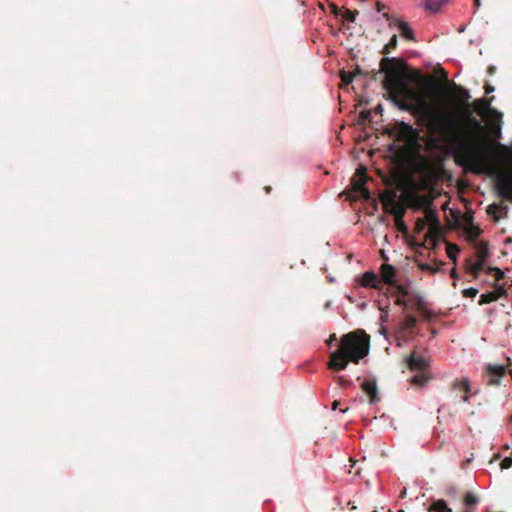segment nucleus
Masks as SVG:
<instances>
[{
    "label": "nucleus",
    "instance_id": "obj_48",
    "mask_svg": "<svg viewBox=\"0 0 512 512\" xmlns=\"http://www.w3.org/2000/svg\"><path fill=\"white\" fill-rule=\"evenodd\" d=\"M476 6H480V0H474Z\"/></svg>",
    "mask_w": 512,
    "mask_h": 512
},
{
    "label": "nucleus",
    "instance_id": "obj_45",
    "mask_svg": "<svg viewBox=\"0 0 512 512\" xmlns=\"http://www.w3.org/2000/svg\"><path fill=\"white\" fill-rule=\"evenodd\" d=\"M451 277H453V278H456V277H457V272H456V269H455V268H454V269H452V271H451Z\"/></svg>",
    "mask_w": 512,
    "mask_h": 512
},
{
    "label": "nucleus",
    "instance_id": "obj_20",
    "mask_svg": "<svg viewBox=\"0 0 512 512\" xmlns=\"http://www.w3.org/2000/svg\"><path fill=\"white\" fill-rule=\"evenodd\" d=\"M507 210V206H502L500 204L493 203L488 206L487 213L494 219V221H499L500 216L498 215V213L501 211L507 213Z\"/></svg>",
    "mask_w": 512,
    "mask_h": 512
},
{
    "label": "nucleus",
    "instance_id": "obj_49",
    "mask_svg": "<svg viewBox=\"0 0 512 512\" xmlns=\"http://www.w3.org/2000/svg\"><path fill=\"white\" fill-rule=\"evenodd\" d=\"M467 221H472V216H469V217L467 218Z\"/></svg>",
    "mask_w": 512,
    "mask_h": 512
},
{
    "label": "nucleus",
    "instance_id": "obj_25",
    "mask_svg": "<svg viewBox=\"0 0 512 512\" xmlns=\"http://www.w3.org/2000/svg\"><path fill=\"white\" fill-rule=\"evenodd\" d=\"M428 377L424 374H417L411 378V384L417 386H424L428 382Z\"/></svg>",
    "mask_w": 512,
    "mask_h": 512
},
{
    "label": "nucleus",
    "instance_id": "obj_10",
    "mask_svg": "<svg viewBox=\"0 0 512 512\" xmlns=\"http://www.w3.org/2000/svg\"><path fill=\"white\" fill-rule=\"evenodd\" d=\"M360 286L365 288L382 289L381 280L373 271H366L360 278Z\"/></svg>",
    "mask_w": 512,
    "mask_h": 512
},
{
    "label": "nucleus",
    "instance_id": "obj_5",
    "mask_svg": "<svg viewBox=\"0 0 512 512\" xmlns=\"http://www.w3.org/2000/svg\"><path fill=\"white\" fill-rule=\"evenodd\" d=\"M489 257V249L488 244L485 242H480L476 246V258L477 261L475 263H472L470 260L468 261L467 267L469 273L474 277L478 278L480 272L484 268V263Z\"/></svg>",
    "mask_w": 512,
    "mask_h": 512
},
{
    "label": "nucleus",
    "instance_id": "obj_31",
    "mask_svg": "<svg viewBox=\"0 0 512 512\" xmlns=\"http://www.w3.org/2000/svg\"><path fill=\"white\" fill-rule=\"evenodd\" d=\"M397 288V296H401V297H407L411 294L407 288H405L403 285H397L396 286Z\"/></svg>",
    "mask_w": 512,
    "mask_h": 512
},
{
    "label": "nucleus",
    "instance_id": "obj_4",
    "mask_svg": "<svg viewBox=\"0 0 512 512\" xmlns=\"http://www.w3.org/2000/svg\"><path fill=\"white\" fill-rule=\"evenodd\" d=\"M396 139L406 143L410 147H419V132L409 123L397 122L394 126Z\"/></svg>",
    "mask_w": 512,
    "mask_h": 512
},
{
    "label": "nucleus",
    "instance_id": "obj_34",
    "mask_svg": "<svg viewBox=\"0 0 512 512\" xmlns=\"http://www.w3.org/2000/svg\"><path fill=\"white\" fill-rule=\"evenodd\" d=\"M501 469H508L512 466V457H505L500 463Z\"/></svg>",
    "mask_w": 512,
    "mask_h": 512
},
{
    "label": "nucleus",
    "instance_id": "obj_46",
    "mask_svg": "<svg viewBox=\"0 0 512 512\" xmlns=\"http://www.w3.org/2000/svg\"><path fill=\"white\" fill-rule=\"evenodd\" d=\"M339 402L338 401H334L333 404H332V409L333 410H336L337 409V406H338Z\"/></svg>",
    "mask_w": 512,
    "mask_h": 512
},
{
    "label": "nucleus",
    "instance_id": "obj_44",
    "mask_svg": "<svg viewBox=\"0 0 512 512\" xmlns=\"http://www.w3.org/2000/svg\"><path fill=\"white\" fill-rule=\"evenodd\" d=\"M352 74H354V77L357 76V75H360L362 74V71L359 67H357L353 72H351Z\"/></svg>",
    "mask_w": 512,
    "mask_h": 512
},
{
    "label": "nucleus",
    "instance_id": "obj_30",
    "mask_svg": "<svg viewBox=\"0 0 512 512\" xmlns=\"http://www.w3.org/2000/svg\"><path fill=\"white\" fill-rule=\"evenodd\" d=\"M488 272L493 273V275L497 281H500L504 277L503 271L497 267H490L488 269Z\"/></svg>",
    "mask_w": 512,
    "mask_h": 512
},
{
    "label": "nucleus",
    "instance_id": "obj_12",
    "mask_svg": "<svg viewBox=\"0 0 512 512\" xmlns=\"http://www.w3.org/2000/svg\"><path fill=\"white\" fill-rule=\"evenodd\" d=\"M426 225L429 224V232L428 235L432 236L433 234H437L440 229L439 218L437 212L428 208L425 210V219Z\"/></svg>",
    "mask_w": 512,
    "mask_h": 512
},
{
    "label": "nucleus",
    "instance_id": "obj_40",
    "mask_svg": "<svg viewBox=\"0 0 512 512\" xmlns=\"http://www.w3.org/2000/svg\"><path fill=\"white\" fill-rule=\"evenodd\" d=\"M484 89L486 94H490L495 90L494 87L488 83L485 85Z\"/></svg>",
    "mask_w": 512,
    "mask_h": 512
},
{
    "label": "nucleus",
    "instance_id": "obj_19",
    "mask_svg": "<svg viewBox=\"0 0 512 512\" xmlns=\"http://www.w3.org/2000/svg\"><path fill=\"white\" fill-rule=\"evenodd\" d=\"M428 512H452L447 503L443 499L435 500L427 509Z\"/></svg>",
    "mask_w": 512,
    "mask_h": 512
},
{
    "label": "nucleus",
    "instance_id": "obj_38",
    "mask_svg": "<svg viewBox=\"0 0 512 512\" xmlns=\"http://www.w3.org/2000/svg\"><path fill=\"white\" fill-rule=\"evenodd\" d=\"M371 115V111L370 110H363L360 112V118L362 120H367Z\"/></svg>",
    "mask_w": 512,
    "mask_h": 512
},
{
    "label": "nucleus",
    "instance_id": "obj_37",
    "mask_svg": "<svg viewBox=\"0 0 512 512\" xmlns=\"http://www.w3.org/2000/svg\"><path fill=\"white\" fill-rule=\"evenodd\" d=\"M419 268L423 271H432L433 273L437 272L439 269H432L429 264H420Z\"/></svg>",
    "mask_w": 512,
    "mask_h": 512
},
{
    "label": "nucleus",
    "instance_id": "obj_2",
    "mask_svg": "<svg viewBox=\"0 0 512 512\" xmlns=\"http://www.w3.org/2000/svg\"><path fill=\"white\" fill-rule=\"evenodd\" d=\"M405 63L400 58L384 57L380 61V71L385 74L383 88L389 99L403 110H412L415 106L428 109L429 106L422 94L410 86L403 77Z\"/></svg>",
    "mask_w": 512,
    "mask_h": 512
},
{
    "label": "nucleus",
    "instance_id": "obj_8",
    "mask_svg": "<svg viewBox=\"0 0 512 512\" xmlns=\"http://www.w3.org/2000/svg\"><path fill=\"white\" fill-rule=\"evenodd\" d=\"M494 97H491L489 99L487 98H479L473 101V108L477 112V114L483 116L486 114H489L490 116L501 119L502 113L497 111L496 109L491 108V103L493 101Z\"/></svg>",
    "mask_w": 512,
    "mask_h": 512
},
{
    "label": "nucleus",
    "instance_id": "obj_21",
    "mask_svg": "<svg viewBox=\"0 0 512 512\" xmlns=\"http://www.w3.org/2000/svg\"><path fill=\"white\" fill-rule=\"evenodd\" d=\"M393 214L395 216V224H396L397 229L401 232H405L407 228L403 221L404 209L397 208L393 211Z\"/></svg>",
    "mask_w": 512,
    "mask_h": 512
},
{
    "label": "nucleus",
    "instance_id": "obj_22",
    "mask_svg": "<svg viewBox=\"0 0 512 512\" xmlns=\"http://www.w3.org/2000/svg\"><path fill=\"white\" fill-rule=\"evenodd\" d=\"M456 93H457V98H458L460 104L462 105L461 109H464L465 106H469L468 100L470 99V94H469L468 90H466L463 87H457Z\"/></svg>",
    "mask_w": 512,
    "mask_h": 512
},
{
    "label": "nucleus",
    "instance_id": "obj_33",
    "mask_svg": "<svg viewBox=\"0 0 512 512\" xmlns=\"http://www.w3.org/2000/svg\"><path fill=\"white\" fill-rule=\"evenodd\" d=\"M425 227H426V221L421 218L417 219L416 224H415L416 232L423 231Z\"/></svg>",
    "mask_w": 512,
    "mask_h": 512
},
{
    "label": "nucleus",
    "instance_id": "obj_18",
    "mask_svg": "<svg viewBox=\"0 0 512 512\" xmlns=\"http://www.w3.org/2000/svg\"><path fill=\"white\" fill-rule=\"evenodd\" d=\"M449 0H425L424 8L432 13H437Z\"/></svg>",
    "mask_w": 512,
    "mask_h": 512
},
{
    "label": "nucleus",
    "instance_id": "obj_42",
    "mask_svg": "<svg viewBox=\"0 0 512 512\" xmlns=\"http://www.w3.org/2000/svg\"><path fill=\"white\" fill-rule=\"evenodd\" d=\"M496 71V67L495 66H489L488 69H487V73L492 75L494 74Z\"/></svg>",
    "mask_w": 512,
    "mask_h": 512
},
{
    "label": "nucleus",
    "instance_id": "obj_26",
    "mask_svg": "<svg viewBox=\"0 0 512 512\" xmlns=\"http://www.w3.org/2000/svg\"><path fill=\"white\" fill-rule=\"evenodd\" d=\"M478 501H479L478 497L475 496L471 492L466 493L464 496V499H463V503L467 507L476 505L478 503Z\"/></svg>",
    "mask_w": 512,
    "mask_h": 512
},
{
    "label": "nucleus",
    "instance_id": "obj_14",
    "mask_svg": "<svg viewBox=\"0 0 512 512\" xmlns=\"http://www.w3.org/2000/svg\"><path fill=\"white\" fill-rule=\"evenodd\" d=\"M406 363L410 370L422 371L428 366L427 360L422 356H417L415 353L406 359Z\"/></svg>",
    "mask_w": 512,
    "mask_h": 512
},
{
    "label": "nucleus",
    "instance_id": "obj_50",
    "mask_svg": "<svg viewBox=\"0 0 512 512\" xmlns=\"http://www.w3.org/2000/svg\"><path fill=\"white\" fill-rule=\"evenodd\" d=\"M465 512H471V511L467 510V511H465Z\"/></svg>",
    "mask_w": 512,
    "mask_h": 512
},
{
    "label": "nucleus",
    "instance_id": "obj_47",
    "mask_svg": "<svg viewBox=\"0 0 512 512\" xmlns=\"http://www.w3.org/2000/svg\"><path fill=\"white\" fill-rule=\"evenodd\" d=\"M337 9H338L337 6H335V5L332 6V10H333L334 13L337 12Z\"/></svg>",
    "mask_w": 512,
    "mask_h": 512
},
{
    "label": "nucleus",
    "instance_id": "obj_7",
    "mask_svg": "<svg viewBox=\"0 0 512 512\" xmlns=\"http://www.w3.org/2000/svg\"><path fill=\"white\" fill-rule=\"evenodd\" d=\"M452 391L456 392L463 403L469 402L471 396L474 394L471 391L470 380L466 377L457 378L452 383Z\"/></svg>",
    "mask_w": 512,
    "mask_h": 512
},
{
    "label": "nucleus",
    "instance_id": "obj_24",
    "mask_svg": "<svg viewBox=\"0 0 512 512\" xmlns=\"http://www.w3.org/2000/svg\"><path fill=\"white\" fill-rule=\"evenodd\" d=\"M397 44H398V39H397V35L394 34L389 42L384 46L383 50L381 51V53L383 55H388L391 53V50L395 49L397 47Z\"/></svg>",
    "mask_w": 512,
    "mask_h": 512
},
{
    "label": "nucleus",
    "instance_id": "obj_43",
    "mask_svg": "<svg viewBox=\"0 0 512 512\" xmlns=\"http://www.w3.org/2000/svg\"><path fill=\"white\" fill-rule=\"evenodd\" d=\"M336 340V335L335 334H332L329 338V340L327 341V344L330 346L332 344L333 341Z\"/></svg>",
    "mask_w": 512,
    "mask_h": 512
},
{
    "label": "nucleus",
    "instance_id": "obj_27",
    "mask_svg": "<svg viewBox=\"0 0 512 512\" xmlns=\"http://www.w3.org/2000/svg\"><path fill=\"white\" fill-rule=\"evenodd\" d=\"M459 252V248L457 245L455 244H451V243H448L447 244V255L448 257L455 261L456 259V254Z\"/></svg>",
    "mask_w": 512,
    "mask_h": 512
},
{
    "label": "nucleus",
    "instance_id": "obj_17",
    "mask_svg": "<svg viewBox=\"0 0 512 512\" xmlns=\"http://www.w3.org/2000/svg\"><path fill=\"white\" fill-rule=\"evenodd\" d=\"M504 294V290L499 288L497 290L483 293L479 299V305L489 304L491 302L497 301Z\"/></svg>",
    "mask_w": 512,
    "mask_h": 512
},
{
    "label": "nucleus",
    "instance_id": "obj_13",
    "mask_svg": "<svg viewBox=\"0 0 512 512\" xmlns=\"http://www.w3.org/2000/svg\"><path fill=\"white\" fill-rule=\"evenodd\" d=\"M362 390L369 396L370 404H375L379 401L378 390L375 380H365L361 385Z\"/></svg>",
    "mask_w": 512,
    "mask_h": 512
},
{
    "label": "nucleus",
    "instance_id": "obj_39",
    "mask_svg": "<svg viewBox=\"0 0 512 512\" xmlns=\"http://www.w3.org/2000/svg\"><path fill=\"white\" fill-rule=\"evenodd\" d=\"M337 381L338 383L341 385V386H347V385H350V381L345 379L343 376H339L337 378Z\"/></svg>",
    "mask_w": 512,
    "mask_h": 512
},
{
    "label": "nucleus",
    "instance_id": "obj_11",
    "mask_svg": "<svg viewBox=\"0 0 512 512\" xmlns=\"http://www.w3.org/2000/svg\"><path fill=\"white\" fill-rule=\"evenodd\" d=\"M486 371L488 385H497L500 378L505 374V367L503 365H489Z\"/></svg>",
    "mask_w": 512,
    "mask_h": 512
},
{
    "label": "nucleus",
    "instance_id": "obj_23",
    "mask_svg": "<svg viewBox=\"0 0 512 512\" xmlns=\"http://www.w3.org/2000/svg\"><path fill=\"white\" fill-rule=\"evenodd\" d=\"M417 324V318L412 314H407L402 322L404 330H412Z\"/></svg>",
    "mask_w": 512,
    "mask_h": 512
},
{
    "label": "nucleus",
    "instance_id": "obj_9",
    "mask_svg": "<svg viewBox=\"0 0 512 512\" xmlns=\"http://www.w3.org/2000/svg\"><path fill=\"white\" fill-rule=\"evenodd\" d=\"M408 306L415 308L421 312L426 319H430L432 313L426 308V303L419 294L411 293L407 298Z\"/></svg>",
    "mask_w": 512,
    "mask_h": 512
},
{
    "label": "nucleus",
    "instance_id": "obj_6",
    "mask_svg": "<svg viewBox=\"0 0 512 512\" xmlns=\"http://www.w3.org/2000/svg\"><path fill=\"white\" fill-rule=\"evenodd\" d=\"M357 179L351 180L352 192L354 198H363L365 200L370 199V192L366 188L365 183L367 181V175L363 168L357 170Z\"/></svg>",
    "mask_w": 512,
    "mask_h": 512
},
{
    "label": "nucleus",
    "instance_id": "obj_3",
    "mask_svg": "<svg viewBox=\"0 0 512 512\" xmlns=\"http://www.w3.org/2000/svg\"><path fill=\"white\" fill-rule=\"evenodd\" d=\"M369 341L370 337L362 330L343 335L339 348L330 355L328 368L340 371L346 369L349 362L358 364L369 352Z\"/></svg>",
    "mask_w": 512,
    "mask_h": 512
},
{
    "label": "nucleus",
    "instance_id": "obj_32",
    "mask_svg": "<svg viewBox=\"0 0 512 512\" xmlns=\"http://www.w3.org/2000/svg\"><path fill=\"white\" fill-rule=\"evenodd\" d=\"M478 294V290L476 288H468L463 290V296L467 298H474Z\"/></svg>",
    "mask_w": 512,
    "mask_h": 512
},
{
    "label": "nucleus",
    "instance_id": "obj_16",
    "mask_svg": "<svg viewBox=\"0 0 512 512\" xmlns=\"http://www.w3.org/2000/svg\"><path fill=\"white\" fill-rule=\"evenodd\" d=\"M395 26L400 30L401 36L409 41L415 40V34L408 24L400 18H395Z\"/></svg>",
    "mask_w": 512,
    "mask_h": 512
},
{
    "label": "nucleus",
    "instance_id": "obj_1",
    "mask_svg": "<svg viewBox=\"0 0 512 512\" xmlns=\"http://www.w3.org/2000/svg\"><path fill=\"white\" fill-rule=\"evenodd\" d=\"M466 123L458 118L441 115L435 118L437 132L452 149L455 163L467 167L475 174H487L495 177L496 190L503 199L512 200V172H505L503 166H512L511 150L496 143L490 150L491 157L480 154L484 127L474 116L469 106L460 109Z\"/></svg>",
    "mask_w": 512,
    "mask_h": 512
},
{
    "label": "nucleus",
    "instance_id": "obj_29",
    "mask_svg": "<svg viewBox=\"0 0 512 512\" xmlns=\"http://www.w3.org/2000/svg\"><path fill=\"white\" fill-rule=\"evenodd\" d=\"M340 77L342 82H344L345 84H350L354 79V74H352L351 72L341 71Z\"/></svg>",
    "mask_w": 512,
    "mask_h": 512
},
{
    "label": "nucleus",
    "instance_id": "obj_15",
    "mask_svg": "<svg viewBox=\"0 0 512 512\" xmlns=\"http://www.w3.org/2000/svg\"><path fill=\"white\" fill-rule=\"evenodd\" d=\"M380 275H381V282L383 281L385 284L393 285L395 282V275L396 270L395 268L390 264H382L380 267Z\"/></svg>",
    "mask_w": 512,
    "mask_h": 512
},
{
    "label": "nucleus",
    "instance_id": "obj_35",
    "mask_svg": "<svg viewBox=\"0 0 512 512\" xmlns=\"http://www.w3.org/2000/svg\"><path fill=\"white\" fill-rule=\"evenodd\" d=\"M395 304L396 305H399V306H402L404 308H407L408 307V302L407 300H405V297H401V296H397L396 300H395Z\"/></svg>",
    "mask_w": 512,
    "mask_h": 512
},
{
    "label": "nucleus",
    "instance_id": "obj_28",
    "mask_svg": "<svg viewBox=\"0 0 512 512\" xmlns=\"http://www.w3.org/2000/svg\"><path fill=\"white\" fill-rule=\"evenodd\" d=\"M358 14L357 10L346 9L343 13V19L348 22H354Z\"/></svg>",
    "mask_w": 512,
    "mask_h": 512
},
{
    "label": "nucleus",
    "instance_id": "obj_41",
    "mask_svg": "<svg viewBox=\"0 0 512 512\" xmlns=\"http://www.w3.org/2000/svg\"><path fill=\"white\" fill-rule=\"evenodd\" d=\"M375 6H376V10H377L378 12H381V11L385 8V5H384V4H382V3H381V2H379V1H377V2H376Z\"/></svg>",
    "mask_w": 512,
    "mask_h": 512
},
{
    "label": "nucleus",
    "instance_id": "obj_36",
    "mask_svg": "<svg viewBox=\"0 0 512 512\" xmlns=\"http://www.w3.org/2000/svg\"><path fill=\"white\" fill-rule=\"evenodd\" d=\"M383 18H385L388 21L389 27L395 26V18H393L390 14L383 13Z\"/></svg>",
    "mask_w": 512,
    "mask_h": 512
}]
</instances>
